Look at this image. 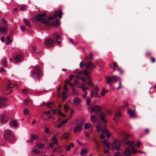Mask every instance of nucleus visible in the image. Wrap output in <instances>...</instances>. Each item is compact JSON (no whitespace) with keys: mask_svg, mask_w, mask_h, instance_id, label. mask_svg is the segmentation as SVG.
<instances>
[{"mask_svg":"<svg viewBox=\"0 0 156 156\" xmlns=\"http://www.w3.org/2000/svg\"><path fill=\"white\" fill-rule=\"evenodd\" d=\"M46 16V14L45 13L40 14L32 18L31 20L33 23H35L37 21H41V23H44L47 26H48L49 24V22L44 18V17Z\"/></svg>","mask_w":156,"mask_h":156,"instance_id":"1","label":"nucleus"},{"mask_svg":"<svg viewBox=\"0 0 156 156\" xmlns=\"http://www.w3.org/2000/svg\"><path fill=\"white\" fill-rule=\"evenodd\" d=\"M90 108L91 111L95 112L96 113L99 112L100 113L99 116L101 120L103 121V123H105L107 122V121L105 119L107 117L106 114L102 112L101 111L102 108L99 105H96Z\"/></svg>","mask_w":156,"mask_h":156,"instance_id":"2","label":"nucleus"},{"mask_svg":"<svg viewBox=\"0 0 156 156\" xmlns=\"http://www.w3.org/2000/svg\"><path fill=\"white\" fill-rule=\"evenodd\" d=\"M30 76L34 79L35 81L36 80H39L41 76V72L40 70V67L37 66L34 70L31 73Z\"/></svg>","mask_w":156,"mask_h":156,"instance_id":"3","label":"nucleus"},{"mask_svg":"<svg viewBox=\"0 0 156 156\" xmlns=\"http://www.w3.org/2000/svg\"><path fill=\"white\" fill-rule=\"evenodd\" d=\"M122 143V142L121 141V139L119 138L114 140L111 144V146L112 149L114 150H119Z\"/></svg>","mask_w":156,"mask_h":156,"instance_id":"4","label":"nucleus"},{"mask_svg":"<svg viewBox=\"0 0 156 156\" xmlns=\"http://www.w3.org/2000/svg\"><path fill=\"white\" fill-rule=\"evenodd\" d=\"M85 122V119H82L80 120L79 123L74 128L73 132L76 133L77 132L81 131L82 129V127Z\"/></svg>","mask_w":156,"mask_h":156,"instance_id":"5","label":"nucleus"},{"mask_svg":"<svg viewBox=\"0 0 156 156\" xmlns=\"http://www.w3.org/2000/svg\"><path fill=\"white\" fill-rule=\"evenodd\" d=\"M24 56L22 53H20L16 55L14 58V61L17 62H20L24 59Z\"/></svg>","mask_w":156,"mask_h":156,"instance_id":"6","label":"nucleus"},{"mask_svg":"<svg viewBox=\"0 0 156 156\" xmlns=\"http://www.w3.org/2000/svg\"><path fill=\"white\" fill-rule=\"evenodd\" d=\"M9 119V116L7 115L2 114L0 115V122L5 124L8 122Z\"/></svg>","mask_w":156,"mask_h":156,"instance_id":"7","label":"nucleus"},{"mask_svg":"<svg viewBox=\"0 0 156 156\" xmlns=\"http://www.w3.org/2000/svg\"><path fill=\"white\" fill-rule=\"evenodd\" d=\"M84 66H86L87 69L93 70L94 68H96L95 65L91 62L89 61L87 63H85Z\"/></svg>","mask_w":156,"mask_h":156,"instance_id":"8","label":"nucleus"},{"mask_svg":"<svg viewBox=\"0 0 156 156\" xmlns=\"http://www.w3.org/2000/svg\"><path fill=\"white\" fill-rule=\"evenodd\" d=\"M46 45L49 47H51L55 44V41L51 38L48 39L45 41Z\"/></svg>","mask_w":156,"mask_h":156,"instance_id":"9","label":"nucleus"},{"mask_svg":"<svg viewBox=\"0 0 156 156\" xmlns=\"http://www.w3.org/2000/svg\"><path fill=\"white\" fill-rule=\"evenodd\" d=\"M11 135V131L8 129H6L4 131V138L5 140H8Z\"/></svg>","mask_w":156,"mask_h":156,"instance_id":"10","label":"nucleus"},{"mask_svg":"<svg viewBox=\"0 0 156 156\" xmlns=\"http://www.w3.org/2000/svg\"><path fill=\"white\" fill-rule=\"evenodd\" d=\"M113 70L114 71H115L116 69H117L121 74H122L123 73V71L119 68V66L116 62L113 63Z\"/></svg>","mask_w":156,"mask_h":156,"instance_id":"11","label":"nucleus"},{"mask_svg":"<svg viewBox=\"0 0 156 156\" xmlns=\"http://www.w3.org/2000/svg\"><path fill=\"white\" fill-rule=\"evenodd\" d=\"M53 37L55 40L56 42L58 44H61V38L59 34H58L56 33L53 36Z\"/></svg>","mask_w":156,"mask_h":156,"instance_id":"12","label":"nucleus"},{"mask_svg":"<svg viewBox=\"0 0 156 156\" xmlns=\"http://www.w3.org/2000/svg\"><path fill=\"white\" fill-rule=\"evenodd\" d=\"M63 15V12L60 9H59V12H58L57 10L55 11V13L53 15L54 19H55L57 16H58L59 18L60 19L62 18V16Z\"/></svg>","mask_w":156,"mask_h":156,"instance_id":"13","label":"nucleus"},{"mask_svg":"<svg viewBox=\"0 0 156 156\" xmlns=\"http://www.w3.org/2000/svg\"><path fill=\"white\" fill-rule=\"evenodd\" d=\"M9 124L11 127L15 128L17 126L18 123L16 120H12L9 122Z\"/></svg>","mask_w":156,"mask_h":156,"instance_id":"14","label":"nucleus"},{"mask_svg":"<svg viewBox=\"0 0 156 156\" xmlns=\"http://www.w3.org/2000/svg\"><path fill=\"white\" fill-rule=\"evenodd\" d=\"M132 154L129 147L126 148L123 154L126 156H129Z\"/></svg>","mask_w":156,"mask_h":156,"instance_id":"15","label":"nucleus"},{"mask_svg":"<svg viewBox=\"0 0 156 156\" xmlns=\"http://www.w3.org/2000/svg\"><path fill=\"white\" fill-rule=\"evenodd\" d=\"M16 85V84L12 83L10 81H9L6 86V89L7 90H9L14 87Z\"/></svg>","mask_w":156,"mask_h":156,"instance_id":"16","label":"nucleus"},{"mask_svg":"<svg viewBox=\"0 0 156 156\" xmlns=\"http://www.w3.org/2000/svg\"><path fill=\"white\" fill-rule=\"evenodd\" d=\"M38 136L36 134H32L30 135V140L29 142H32L34 140H37L38 138Z\"/></svg>","mask_w":156,"mask_h":156,"instance_id":"17","label":"nucleus"},{"mask_svg":"<svg viewBox=\"0 0 156 156\" xmlns=\"http://www.w3.org/2000/svg\"><path fill=\"white\" fill-rule=\"evenodd\" d=\"M73 102L75 105H78L81 103V99L78 97H76L73 99Z\"/></svg>","mask_w":156,"mask_h":156,"instance_id":"18","label":"nucleus"},{"mask_svg":"<svg viewBox=\"0 0 156 156\" xmlns=\"http://www.w3.org/2000/svg\"><path fill=\"white\" fill-rule=\"evenodd\" d=\"M6 101V99L4 98H0V108L5 106L4 104Z\"/></svg>","mask_w":156,"mask_h":156,"instance_id":"19","label":"nucleus"},{"mask_svg":"<svg viewBox=\"0 0 156 156\" xmlns=\"http://www.w3.org/2000/svg\"><path fill=\"white\" fill-rule=\"evenodd\" d=\"M52 25L54 27H58L60 25V21L57 19L52 22Z\"/></svg>","mask_w":156,"mask_h":156,"instance_id":"20","label":"nucleus"},{"mask_svg":"<svg viewBox=\"0 0 156 156\" xmlns=\"http://www.w3.org/2000/svg\"><path fill=\"white\" fill-rule=\"evenodd\" d=\"M94 126H92L91 124L89 123H86L85 124L84 128L85 129L89 128H91L92 129Z\"/></svg>","mask_w":156,"mask_h":156,"instance_id":"21","label":"nucleus"},{"mask_svg":"<svg viewBox=\"0 0 156 156\" xmlns=\"http://www.w3.org/2000/svg\"><path fill=\"white\" fill-rule=\"evenodd\" d=\"M87 153V149L86 148H84L80 152V154L82 156H85L86 155V154Z\"/></svg>","mask_w":156,"mask_h":156,"instance_id":"22","label":"nucleus"},{"mask_svg":"<svg viewBox=\"0 0 156 156\" xmlns=\"http://www.w3.org/2000/svg\"><path fill=\"white\" fill-rule=\"evenodd\" d=\"M69 135L68 133L65 132L64 133L61 139H62L67 140L69 139Z\"/></svg>","mask_w":156,"mask_h":156,"instance_id":"23","label":"nucleus"},{"mask_svg":"<svg viewBox=\"0 0 156 156\" xmlns=\"http://www.w3.org/2000/svg\"><path fill=\"white\" fill-rule=\"evenodd\" d=\"M23 21L24 23L26 26L29 27H31V25L29 21L27 20L26 18H23Z\"/></svg>","mask_w":156,"mask_h":156,"instance_id":"24","label":"nucleus"},{"mask_svg":"<svg viewBox=\"0 0 156 156\" xmlns=\"http://www.w3.org/2000/svg\"><path fill=\"white\" fill-rule=\"evenodd\" d=\"M105 79L106 80V83L107 84L111 83L112 81V77L110 76H108L107 77H105Z\"/></svg>","mask_w":156,"mask_h":156,"instance_id":"25","label":"nucleus"},{"mask_svg":"<svg viewBox=\"0 0 156 156\" xmlns=\"http://www.w3.org/2000/svg\"><path fill=\"white\" fill-rule=\"evenodd\" d=\"M129 136V134H126L124 136L123 139L122 140H121V141L122 142V143H123V142L127 140Z\"/></svg>","mask_w":156,"mask_h":156,"instance_id":"26","label":"nucleus"},{"mask_svg":"<svg viewBox=\"0 0 156 156\" xmlns=\"http://www.w3.org/2000/svg\"><path fill=\"white\" fill-rule=\"evenodd\" d=\"M93 89L94 90V92L95 93V94L96 97H100V96H99L98 94V92L99 91V89L98 87H96L95 89L93 88Z\"/></svg>","mask_w":156,"mask_h":156,"instance_id":"27","label":"nucleus"},{"mask_svg":"<svg viewBox=\"0 0 156 156\" xmlns=\"http://www.w3.org/2000/svg\"><path fill=\"white\" fill-rule=\"evenodd\" d=\"M6 30V26L0 27V34H3L5 33Z\"/></svg>","mask_w":156,"mask_h":156,"instance_id":"28","label":"nucleus"},{"mask_svg":"<svg viewBox=\"0 0 156 156\" xmlns=\"http://www.w3.org/2000/svg\"><path fill=\"white\" fill-rule=\"evenodd\" d=\"M74 147V144L72 143H70L69 145L67 146L66 148V151H69L70 150L71 147Z\"/></svg>","mask_w":156,"mask_h":156,"instance_id":"29","label":"nucleus"},{"mask_svg":"<svg viewBox=\"0 0 156 156\" xmlns=\"http://www.w3.org/2000/svg\"><path fill=\"white\" fill-rule=\"evenodd\" d=\"M2 65L4 67H7V59L6 58H4L2 60Z\"/></svg>","mask_w":156,"mask_h":156,"instance_id":"30","label":"nucleus"},{"mask_svg":"<svg viewBox=\"0 0 156 156\" xmlns=\"http://www.w3.org/2000/svg\"><path fill=\"white\" fill-rule=\"evenodd\" d=\"M112 81L114 82H116L120 80V79L119 77L116 76H114L112 77Z\"/></svg>","mask_w":156,"mask_h":156,"instance_id":"31","label":"nucleus"},{"mask_svg":"<svg viewBox=\"0 0 156 156\" xmlns=\"http://www.w3.org/2000/svg\"><path fill=\"white\" fill-rule=\"evenodd\" d=\"M101 131L102 132L104 131L105 133H106V136L108 137H110V133L108 132V130L105 128L102 129Z\"/></svg>","mask_w":156,"mask_h":156,"instance_id":"32","label":"nucleus"},{"mask_svg":"<svg viewBox=\"0 0 156 156\" xmlns=\"http://www.w3.org/2000/svg\"><path fill=\"white\" fill-rule=\"evenodd\" d=\"M12 42V41L10 39V37L8 36L6 37L5 40V43L6 44H11Z\"/></svg>","mask_w":156,"mask_h":156,"instance_id":"33","label":"nucleus"},{"mask_svg":"<svg viewBox=\"0 0 156 156\" xmlns=\"http://www.w3.org/2000/svg\"><path fill=\"white\" fill-rule=\"evenodd\" d=\"M103 143L105 144L104 146L107 147L108 148H109L110 145L109 142H108L106 140H104L103 141Z\"/></svg>","mask_w":156,"mask_h":156,"instance_id":"34","label":"nucleus"},{"mask_svg":"<svg viewBox=\"0 0 156 156\" xmlns=\"http://www.w3.org/2000/svg\"><path fill=\"white\" fill-rule=\"evenodd\" d=\"M121 116V112H118L115 114V115L113 118V119L114 120H115V121H116V117H120Z\"/></svg>","mask_w":156,"mask_h":156,"instance_id":"35","label":"nucleus"},{"mask_svg":"<svg viewBox=\"0 0 156 156\" xmlns=\"http://www.w3.org/2000/svg\"><path fill=\"white\" fill-rule=\"evenodd\" d=\"M128 113L131 117H133L135 115L134 113L132 111L129 110L128 111Z\"/></svg>","mask_w":156,"mask_h":156,"instance_id":"36","label":"nucleus"},{"mask_svg":"<svg viewBox=\"0 0 156 156\" xmlns=\"http://www.w3.org/2000/svg\"><path fill=\"white\" fill-rule=\"evenodd\" d=\"M68 97L67 95L66 94L65 91H63L62 93V99L63 100L66 99V98Z\"/></svg>","mask_w":156,"mask_h":156,"instance_id":"37","label":"nucleus"},{"mask_svg":"<svg viewBox=\"0 0 156 156\" xmlns=\"http://www.w3.org/2000/svg\"><path fill=\"white\" fill-rule=\"evenodd\" d=\"M52 141L53 142V143H54L55 144H57L58 143L57 140L56 139V136H53L52 139Z\"/></svg>","mask_w":156,"mask_h":156,"instance_id":"38","label":"nucleus"},{"mask_svg":"<svg viewBox=\"0 0 156 156\" xmlns=\"http://www.w3.org/2000/svg\"><path fill=\"white\" fill-rule=\"evenodd\" d=\"M72 92L75 95H77L78 94V92L74 88L72 89Z\"/></svg>","mask_w":156,"mask_h":156,"instance_id":"39","label":"nucleus"},{"mask_svg":"<svg viewBox=\"0 0 156 156\" xmlns=\"http://www.w3.org/2000/svg\"><path fill=\"white\" fill-rule=\"evenodd\" d=\"M26 6L25 5H20V10L24 11L26 10Z\"/></svg>","mask_w":156,"mask_h":156,"instance_id":"40","label":"nucleus"},{"mask_svg":"<svg viewBox=\"0 0 156 156\" xmlns=\"http://www.w3.org/2000/svg\"><path fill=\"white\" fill-rule=\"evenodd\" d=\"M29 111L27 108H25L23 110V113L24 115H27L29 114Z\"/></svg>","mask_w":156,"mask_h":156,"instance_id":"41","label":"nucleus"},{"mask_svg":"<svg viewBox=\"0 0 156 156\" xmlns=\"http://www.w3.org/2000/svg\"><path fill=\"white\" fill-rule=\"evenodd\" d=\"M83 73L84 74L86 75V76L89 78L90 79V77L89 76V73L86 70H84L83 71Z\"/></svg>","mask_w":156,"mask_h":156,"instance_id":"42","label":"nucleus"},{"mask_svg":"<svg viewBox=\"0 0 156 156\" xmlns=\"http://www.w3.org/2000/svg\"><path fill=\"white\" fill-rule=\"evenodd\" d=\"M132 152L133 154H134L136 153L137 150L134 148V146H133L132 147Z\"/></svg>","mask_w":156,"mask_h":156,"instance_id":"43","label":"nucleus"},{"mask_svg":"<svg viewBox=\"0 0 156 156\" xmlns=\"http://www.w3.org/2000/svg\"><path fill=\"white\" fill-rule=\"evenodd\" d=\"M134 142V141H132V142H130V141L128 140L125 143V144L126 145H129L131 146Z\"/></svg>","mask_w":156,"mask_h":156,"instance_id":"44","label":"nucleus"},{"mask_svg":"<svg viewBox=\"0 0 156 156\" xmlns=\"http://www.w3.org/2000/svg\"><path fill=\"white\" fill-rule=\"evenodd\" d=\"M86 83L87 84L88 86L90 87L93 86L94 85V84L92 83L91 81L90 80L88 82H86Z\"/></svg>","mask_w":156,"mask_h":156,"instance_id":"45","label":"nucleus"},{"mask_svg":"<svg viewBox=\"0 0 156 156\" xmlns=\"http://www.w3.org/2000/svg\"><path fill=\"white\" fill-rule=\"evenodd\" d=\"M90 119L92 121L94 122H95L96 121L95 116V115H92L90 117Z\"/></svg>","mask_w":156,"mask_h":156,"instance_id":"46","label":"nucleus"},{"mask_svg":"<svg viewBox=\"0 0 156 156\" xmlns=\"http://www.w3.org/2000/svg\"><path fill=\"white\" fill-rule=\"evenodd\" d=\"M33 152L35 153V154H39L40 153V151L36 148L33 150Z\"/></svg>","mask_w":156,"mask_h":156,"instance_id":"47","label":"nucleus"},{"mask_svg":"<svg viewBox=\"0 0 156 156\" xmlns=\"http://www.w3.org/2000/svg\"><path fill=\"white\" fill-rule=\"evenodd\" d=\"M86 101H87V103H86V104L88 105H90V99L88 98H87L86 99Z\"/></svg>","mask_w":156,"mask_h":156,"instance_id":"48","label":"nucleus"},{"mask_svg":"<svg viewBox=\"0 0 156 156\" xmlns=\"http://www.w3.org/2000/svg\"><path fill=\"white\" fill-rule=\"evenodd\" d=\"M90 56L89 58V61H91L93 59V55L92 52L90 53Z\"/></svg>","mask_w":156,"mask_h":156,"instance_id":"49","label":"nucleus"},{"mask_svg":"<svg viewBox=\"0 0 156 156\" xmlns=\"http://www.w3.org/2000/svg\"><path fill=\"white\" fill-rule=\"evenodd\" d=\"M30 101H31V100L30 99H26L24 101V103L26 105H27Z\"/></svg>","mask_w":156,"mask_h":156,"instance_id":"50","label":"nucleus"},{"mask_svg":"<svg viewBox=\"0 0 156 156\" xmlns=\"http://www.w3.org/2000/svg\"><path fill=\"white\" fill-rule=\"evenodd\" d=\"M44 146V144H41V143H40L37 144V147L39 148H43Z\"/></svg>","mask_w":156,"mask_h":156,"instance_id":"51","label":"nucleus"},{"mask_svg":"<svg viewBox=\"0 0 156 156\" xmlns=\"http://www.w3.org/2000/svg\"><path fill=\"white\" fill-rule=\"evenodd\" d=\"M63 108H64V111L66 112H68V108L67 107V105L66 104H65L64 105V106H63Z\"/></svg>","mask_w":156,"mask_h":156,"instance_id":"52","label":"nucleus"},{"mask_svg":"<svg viewBox=\"0 0 156 156\" xmlns=\"http://www.w3.org/2000/svg\"><path fill=\"white\" fill-rule=\"evenodd\" d=\"M96 128L97 132H99L101 129V126L99 125H97L96 126Z\"/></svg>","mask_w":156,"mask_h":156,"instance_id":"53","label":"nucleus"},{"mask_svg":"<svg viewBox=\"0 0 156 156\" xmlns=\"http://www.w3.org/2000/svg\"><path fill=\"white\" fill-rule=\"evenodd\" d=\"M105 89L104 88L101 91V96H103L105 95Z\"/></svg>","mask_w":156,"mask_h":156,"instance_id":"54","label":"nucleus"},{"mask_svg":"<svg viewBox=\"0 0 156 156\" xmlns=\"http://www.w3.org/2000/svg\"><path fill=\"white\" fill-rule=\"evenodd\" d=\"M105 132L104 131L103 132H102V133L101 135V139H103L105 137Z\"/></svg>","mask_w":156,"mask_h":156,"instance_id":"55","label":"nucleus"},{"mask_svg":"<svg viewBox=\"0 0 156 156\" xmlns=\"http://www.w3.org/2000/svg\"><path fill=\"white\" fill-rule=\"evenodd\" d=\"M45 132L46 133L48 134L50 133L49 129L48 128H46L45 129Z\"/></svg>","mask_w":156,"mask_h":156,"instance_id":"56","label":"nucleus"},{"mask_svg":"<svg viewBox=\"0 0 156 156\" xmlns=\"http://www.w3.org/2000/svg\"><path fill=\"white\" fill-rule=\"evenodd\" d=\"M74 77V75L73 74H71L69 76V80L71 81Z\"/></svg>","mask_w":156,"mask_h":156,"instance_id":"57","label":"nucleus"},{"mask_svg":"<svg viewBox=\"0 0 156 156\" xmlns=\"http://www.w3.org/2000/svg\"><path fill=\"white\" fill-rule=\"evenodd\" d=\"M20 29L22 31H24L25 29V27L24 26H22L20 27Z\"/></svg>","mask_w":156,"mask_h":156,"instance_id":"58","label":"nucleus"},{"mask_svg":"<svg viewBox=\"0 0 156 156\" xmlns=\"http://www.w3.org/2000/svg\"><path fill=\"white\" fill-rule=\"evenodd\" d=\"M120 154L119 152H115L114 153V156H120Z\"/></svg>","mask_w":156,"mask_h":156,"instance_id":"59","label":"nucleus"},{"mask_svg":"<svg viewBox=\"0 0 156 156\" xmlns=\"http://www.w3.org/2000/svg\"><path fill=\"white\" fill-rule=\"evenodd\" d=\"M2 22L5 24H6L7 23L6 20L4 18H2Z\"/></svg>","mask_w":156,"mask_h":156,"instance_id":"60","label":"nucleus"},{"mask_svg":"<svg viewBox=\"0 0 156 156\" xmlns=\"http://www.w3.org/2000/svg\"><path fill=\"white\" fill-rule=\"evenodd\" d=\"M122 87L121 86V81H120L119 82V86L117 88V89L119 90Z\"/></svg>","mask_w":156,"mask_h":156,"instance_id":"61","label":"nucleus"},{"mask_svg":"<svg viewBox=\"0 0 156 156\" xmlns=\"http://www.w3.org/2000/svg\"><path fill=\"white\" fill-rule=\"evenodd\" d=\"M58 114L59 115H61L62 114V112H61V110H57V112Z\"/></svg>","mask_w":156,"mask_h":156,"instance_id":"62","label":"nucleus"},{"mask_svg":"<svg viewBox=\"0 0 156 156\" xmlns=\"http://www.w3.org/2000/svg\"><path fill=\"white\" fill-rule=\"evenodd\" d=\"M64 89L66 91H67L68 90L66 84H65L64 85Z\"/></svg>","mask_w":156,"mask_h":156,"instance_id":"63","label":"nucleus"},{"mask_svg":"<svg viewBox=\"0 0 156 156\" xmlns=\"http://www.w3.org/2000/svg\"><path fill=\"white\" fill-rule=\"evenodd\" d=\"M55 144H54V143H51L49 145V147H51V148H52L53 147V146Z\"/></svg>","mask_w":156,"mask_h":156,"instance_id":"64","label":"nucleus"}]
</instances>
